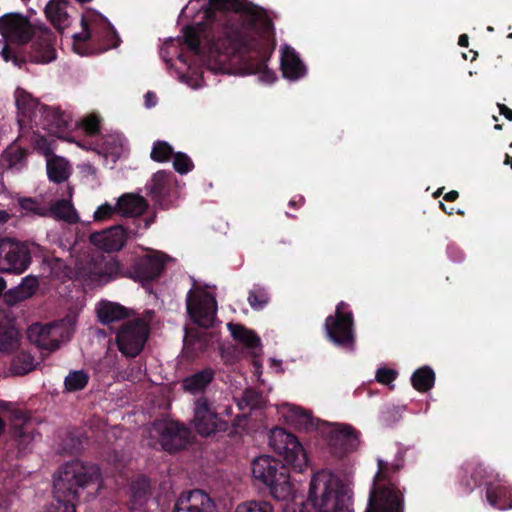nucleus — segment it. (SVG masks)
Masks as SVG:
<instances>
[{"mask_svg": "<svg viewBox=\"0 0 512 512\" xmlns=\"http://www.w3.org/2000/svg\"><path fill=\"white\" fill-rule=\"evenodd\" d=\"M486 498L488 503L494 508L500 510L512 508V488L510 487L488 483Z\"/></svg>", "mask_w": 512, "mask_h": 512, "instance_id": "obj_31", "label": "nucleus"}, {"mask_svg": "<svg viewBox=\"0 0 512 512\" xmlns=\"http://www.w3.org/2000/svg\"><path fill=\"white\" fill-rule=\"evenodd\" d=\"M214 376V370L209 367L197 371L182 380L183 390L193 395L202 393L213 381Z\"/></svg>", "mask_w": 512, "mask_h": 512, "instance_id": "obj_29", "label": "nucleus"}, {"mask_svg": "<svg viewBox=\"0 0 512 512\" xmlns=\"http://www.w3.org/2000/svg\"><path fill=\"white\" fill-rule=\"evenodd\" d=\"M126 231L122 226H113L102 232L93 233L91 242L107 252H115L122 249L126 243Z\"/></svg>", "mask_w": 512, "mask_h": 512, "instance_id": "obj_23", "label": "nucleus"}, {"mask_svg": "<svg viewBox=\"0 0 512 512\" xmlns=\"http://www.w3.org/2000/svg\"><path fill=\"white\" fill-rule=\"evenodd\" d=\"M37 287L38 280L36 277H25L15 290H10L8 292L6 297H12V300L7 299V301L18 302L27 299L34 294Z\"/></svg>", "mask_w": 512, "mask_h": 512, "instance_id": "obj_37", "label": "nucleus"}, {"mask_svg": "<svg viewBox=\"0 0 512 512\" xmlns=\"http://www.w3.org/2000/svg\"><path fill=\"white\" fill-rule=\"evenodd\" d=\"M46 171L51 182L61 184L69 179L72 167L67 159L55 155L47 159Z\"/></svg>", "mask_w": 512, "mask_h": 512, "instance_id": "obj_30", "label": "nucleus"}, {"mask_svg": "<svg viewBox=\"0 0 512 512\" xmlns=\"http://www.w3.org/2000/svg\"><path fill=\"white\" fill-rule=\"evenodd\" d=\"M82 32L73 35V48L76 53L85 55L83 46L90 39L102 42V51L119 46L121 40L113 25L103 15L93 12L88 19L81 18Z\"/></svg>", "mask_w": 512, "mask_h": 512, "instance_id": "obj_8", "label": "nucleus"}, {"mask_svg": "<svg viewBox=\"0 0 512 512\" xmlns=\"http://www.w3.org/2000/svg\"><path fill=\"white\" fill-rule=\"evenodd\" d=\"M511 161H512V157L509 154H505L504 164L510 166Z\"/></svg>", "mask_w": 512, "mask_h": 512, "instance_id": "obj_64", "label": "nucleus"}, {"mask_svg": "<svg viewBox=\"0 0 512 512\" xmlns=\"http://www.w3.org/2000/svg\"><path fill=\"white\" fill-rule=\"evenodd\" d=\"M227 327L235 341L249 350L253 357L259 356L262 350L261 340L253 330L238 323H228Z\"/></svg>", "mask_w": 512, "mask_h": 512, "instance_id": "obj_25", "label": "nucleus"}, {"mask_svg": "<svg viewBox=\"0 0 512 512\" xmlns=\"http://www.w3.org/2000/svg\"><path fill=\"white\" fill-rule=\"evenodd\" d=\"M27 152L20 147H8L2 155V160L6 163L8 168H13L18 165L22 166L26 160Z\"/></svg>", "mask_w": 512, "mask_h": 512, "instance_id": "obj_43", "label": "nucleus"}, {"mask_svg": "<svg viewBox=\"0 0 512 512\" xmlns=\"http://www.w3.org/2000/svg\"><path fill=\"white\" fill-rule=\"evenodd\" d=\"M281 71L283 77L292 81L304 77L307 69L298 53L289 45H284L281 49Z\"/></svg>", "mask_w": 512, "mask_h": 512, "instance_id": "obj_24", "label": "nucleus"}, {"mask_svg": "<svg viewBox=\"0 0 512 512\" xmlns=\"http://www.w3.org/2000/svg\"><path fill=\"white\" fill-rule=\"evenodd\" d=\"M173 168L179 174H187L193 170L194 164L187 154L177 152L173 155Z\"/></svg>", "mask_w": 512, "mask_h": 512, "instance_id": "obj_47", "label": "nucleus"}, {"mask_svg": "<svg viewBox=\"0 0 512 512\" xmlns=\"http://www.w3.org/2000/svg\"><path fill=\"white\" fill-rule=\"evenodd\" d=\"M146 187L155 206L164 210L169 209L171 203L169 197L172 189L171 172L164 170L156 172Z\"/></svg>", "mask_w": 512, "mask_h": 512, "instance_id": "obj_20", "label": "nucleus"}, {"mask_svg": "<svg viewBox=\"0 0 512 512\" xmlns=\"http://www.w3.org/2000/svg\"><path fill=\"white\" fill-rule=\"evenodd\" d=\"M194 427L201 437H210L218 432H226L229 423L223 420L206 397L200 396L194 402Z\"/></svg>", "mask_w": 512, "mask_h": 512, "instance_id": "obj_14", "label": "nucleus"}, {"mask_svg": "<svg viewBox=\"0 0 512 512\" xmlns=\"http://www.w3.org/2000/svg\"><path fill=\"white\" fill-rule=\"evenodd\" d=\"M58 327L54 323H34L27 330L28 340L37 347L55 351L59 348V340L57 338Z\"/></svg>", "mask_w": 512, "mask_h": 512, "instance_id": "obj_21", "label": "nucleus"}, {"mask_svg": "<svg viewBox=\"0 0 512 512\" xmlns=\"http://www.w3.org/2000/svg\"><path fill=\"white\" fill-rule=\"evenodd\" d=\"M269 294L260 285H255L248 295V302L254 310H261L269 303Z\"/></svg>", "mask_w": 512, "mask_h": 512, "instance_id": "obj_44", "label": "nucleus"}, {"mask_svg": "<svg viewBox=\"0 0 512 512\" xmlns=\"http://www.w3.org/2000/svg\"><path fill=\"white\" fill-rule=\"evenodd\" d=\"M324 330L328 340L336 346L348 348L354 345V317L346 302L340 301L335 313L325 319Z\"/></svg>", "mask_w": 512, "mask_h": 512, "instance_id": "obj_10", "label": "nucleus"}, {"mask_svg": "<svg viewBox=\"0 0 512 512\" xmlns=\"http://www.w3.org/2000/svg\"><path fill=\"white\" fill-rule=\"evenodd\" d=\"M67 441H69L68 444H65L63 449L64 451H66L68 454H76L78 453L81 448H82V443L79 439L75 438V437H69L67 439Z\"/></svg>", "mask_w": 512, "mask_h": 512, "instance_id": "obj_54", "label": "nucleus"}, {"mask_svg": "<svg viewBox=\"0 0 512 512\" xmlns=\"http://www.w3.org/2000/svg\"><path fill=\"white\" fill-rule=\"evenodd\" d=\"M304 504L307 508L311 506L312 512H352L350 496L340 486L338 479L326 470L312 476Z\"/></svg>", "mask_w": 512, "mask_h": 512, "instance_id": "obj_6", "label": "nucleus"}, {"mask_svg": "<svg viewBox=\"0 0 512 512\" xmlns=\"http://www.w3.org/2000/svg\"><path fill=\"white\" fill-rule=\"evenodd\" d=\"M8 213L6 211L0 210V223H5L8 220Z\"/></svg>", "mask_w": 512, "mask_h": 512, "instance_id": "obj_62", "label": "nucleus"}, {"mask_svg": "<svg viewBox=\"0 0 512 512\" xmlns=\"http://www.w3.org/2000/svg\"><path fill=\"white\" fill-rule=\"evenodd\" d=\"M397 371L391 368H379L376 372V380L377 382L389 385L391 382H393L397 378Z\"/></svg>", "mask_w": 512, "mask_h": 512, "instance_id": "obj_50", "label": "nucleus"}, {"mask_svg": "<svg viewBox=\"0 0 512 512\" xmlns=\"http://www.w3.org/2000/svg\"><path fill=\"white\" fill-rule=\"evenodd\" d=\"M151 495L150 481L145 476L137 477L130 485V497L127 507L130 511H140Z\"/></svg>", "mask_w": 512, "mask_h": 512, "instance_id": "obj_27", "label": "nucleus"}, {"mask_svg": "<svg viewBox=\"0 0 512 512\" xmlns=\"http://www.w3.org/2000/svg\"><path fill=\"white\" fill-rule=\"evenodd\" d=\"M411 383L415 390L427 392L434 386L435 373L430 367L423 366L414 371L411 377Z\"/></svg>", "mask_w": 512, "mask_h": 512, "instance_id": "obj_35", "label": "nucleus"}, {"mask_svg": "<svg viewBox=\"0 0 512 512\" xmlns=\"http://www.w3.org/2000/svg\"><path fill=\"white\" fill-rule=\"evenodd\" d=\"M186 308L192 321L200 327L214 325L217 313V301L208 291L189 290L186 296Z\"/></svg>", "mask_w": 512, "mask_h": 512, "instance_id": "obj_15", "label": "nucleus"}, {"mask_svg": "<svg viewBox=\"0 0 512 512\" xmlns=\"http://www.w3.org/2000/svg\"><path fill=\"white\" fill-rule=\"evenodd\" d=\"M235 512H274L273 507L266 501H249L237 506Z\"/></svg>", "mask_w": 512, "mask_h": 512, "instance_id": "obj_48", "label": "nucleus"}, {"mask_svg": "<svg viewBox=\"0 0 512 512\" xmlns=\"http://www.w3.org/2000/svg\"><path fill=\"white\" fill-rule=\"evenodd\" d=\"M459 197V193L458 191L456 190H451L449 192H447L444 196H443V199L447 202H453L455 200H457Z\"/></svg>", "mask_w": 512, "mask_h": 512, "instance_id": "obj_57", "label": "nucleus"}, {"mask_svg": "<svg viewBox=\"0 0 512 512\" xmlns=\"http://www.w3.org/2000/svg\"><path fill=\"white\" fill-rule=\"evenodd\" d=\"M89 382V375L83 370L70 371L65 377L64 386L68 392L83 390Z\"/></svg>", "mask_w": 512, "mask_h": 512, "instance_id": "obj_40", "label": "nucleus"}, {"mask_svg": "<svg viewBox=\"0 0 512 512\" xmlns=\"http://www.w3.org/2000/svg\"><path fill=\"white\" fill-rule=\"evenodd\" d=\"M497 107L501 115H503L507 120L512 121V110L509 107L501 103H498Z\"/></svg>", "mask_w": 512, "mask_h": 512, "instance_id": "obj_55", "label": "nucleus"}, {"mask_svg": "<svg viewBox=\"0 0 512 512\" xmlns=\"http://www.w3.org/2000/svg\"><path fill=\"white\" fill-rule=\"evenodd\" d=\"M304 197L303 196H298L297 198L294 197L293 199H291L289 201V206L290 207H293V208H297V207H300L304 204Z\"/></svg>", "mask_w": 512, "mask_h": 512, "instance_id": "obj_58", "label": "nucleus"}, {"mask_svg": "<svg viewBox=\"0 0 512 512\" xmlns=\"http://www.w3.org/2000/svg\"><path fill=\"white\" fill-rule=\"evenodd\" d=\"M174 155L173 147L166 141L157 140L153 143L150 158L155 162H167Z\"/></svg>", "mask_w": 512, "mask_h": 512, "instance_id": "obj_42", "label": "nucleus"}, {"mask_svg": "<svg viewBox=\"0 0 512 512\" xmlns=\"http://www.w3.org/2000/svg\"><path fill=\"white\" fill-rule=\"evenodd\" d=\"M27 415L22 411H15L13 414V422L10 428L11 435L19 440L21 444H27L33 439L32 431L28 430Z\"/></svg>", "mask_w": 512, "mask_h": 512, "instance_id": "obj_34", "label": "nucleus"}, {"mask_svg": "<svg viewBox=\"0 0 512 512\" xmlns=\"http://www.w3.org/2000/svg\"><path fill=\"white\" fill-rule=\"evenodd\" d=\"M72 121L71 115L60 108L44 105L34 128L42 129L52 135L64 132Z\"/></svg>", "mask_w": 512, "mask_h": 512, "instance_id": "obj_18", "label": "nucleus"}, {"mask_svg": "<svg viewBox=\"0 0 512 512\" xmlns=\"http://www.w3.org/2000/svg\"><path fill=\"white\" fill-rule=\"evenodd\" d=\"M150 335L149 324L141 318L127 320L116 332V344L121 354L127 358L138 356Z\"/></svg>", "mask_w": 512, "mask_h": 512, "instance_id": "obj_11", "label": "nucleus"}, {"mask_svg": "<svg viewBox=\"0 0 512 512\" xmlns=\"http://www.w3.org/2000/svg\"><path fill=\"white\" fill-rule=\"evenodd\" d=\"M204 17L212 26L209 48L218 54L238 56L249 74H262L268 82L274 73L267 62L274 47L269 44L273 22L266 10L247 0H209Z\"/></svg>", "mask_w": 512, "mask_h": 512, "instance_id": "obj_1", "label": "nucleus"}, {"mask_svg": "<svg viewBox=\"0 0 512 512\" xmlns=\"http://www.w3.org/2000/svg\"><path fill=\"white\" fill-rule=\"evenodd\" d=\"M147 200L137 194L126 193L120 196L116 203L117 213L123 216H140L148 208Z\"/></svg>", "mask_w": 512, "mask_h": 512, "instance_id": "obj_28", "label": "nucleus"}, {"mask_svg": "<svg viewBox=\"0 0 512 512\" xmlns=\"http://www.w3.org/2000/svg\"><path fill=\"white\" fill-rule=\"evenodd\" d=\"M293 512H312L311 509L307 508L306 504H301L297 509H294Z\"/></svg>", "mask_w": 512, "mask_h": 512, "instance_id": "obj_61", "label": "nucleus"}, {"mask_svg": "<svg viewBox=\"0 0 512 512\" xmlns=\"http://www.w3.org/2000/svg\"><path fill=\"white\" fill-rule=\"evenodd\" d=\"M330 452L343 457L355 451L359 445V431L349 424L326 423L321 429Z\"/></svg>", "mask_w": 512, "mask_h": 512, "instance_id": "obj_12", "label": "nucleus"}, {"mask_svg": "<svg viewBox=\"0 0 512 512\" xmlns=\"http://www.w3.org/2000/svg\"><path fill=\"white\" fill-rule=\"evenodd\" d=\"M97 477L98 473L93 467L87 468L78 460L65 463L54 476V499L42 512H76L79 489L85 488Z\"/></svg>", "mask_w": 512, "mask_h": 512, "instance_id": "obj_4", "label": "nucleus"}, {"mask_svg": "<svg viewBox=\"0 0 512 512\" xmlns=\"http://www.w3.org/2000/svg\"><path fill=\"white\" fill-rule=\"evenodd\" d=\"M378 471L370 490L365 512H403V495L398 490L395 478L404 467V452L398 450L392 462L377 459Z\"/></svg>", "mask_w": 512, "mask_h": 512, "instance_id": "obj_5", "label": "nucleus"}, {"mask_svg": "<svg viewBox=\"0 0 512 512\" xmlns=\"http://www.w3.org/2000/svg\"><path fill=\"white\" fill-rule=\"evenodd\" d=\"M269 445L275 453L283 457L285 465L302 472L308 465V457L298 438L284 428L276 427L269 435Z\"/></svg>", "mask_w": 512, "mask_h": 512, "instance_id": "obj_9", "label": "nucleus"}, {"mask_svg": "<svg viewBox=\"0 0 512 512\" xmlns=\"http://www.w3.org/2000/svg\"><path fill=\"white\" fill-rule=\"evenodd\" d=\"M144 98H145V104L148 108L156 105V95L153 92L148 91L145 94Z\"/></svg>", "mask_w": 512, "mask_h": 512, "instance_id": "obj_56", "label": "nucleus"}, {"mask_svg": "<svg viewBox=\"0 0 512 512\" xmlns=\"http://www.w3.org/2000/svg\"><path fill=\"white\" fill-rule=\"evenodd\" d=\"M0 33L9 42L17 44L20 49L34 38L30 51L25 54L29 62L46 64L56 58L55 36L44 24H32L21 14L8 13L0 17Z\"/></svg>", "mask_w": 512, "mask_h": 512, "instance_id": "obj_3", "label": "nucleus"}, {"mask_svg": "<svg viewBox=\"0 0 512 512\" xmlns=\"http://www.w3.org/2000/svg\"><path fill=\"white\" fill-rule=\"evenodd\" d=\"M34 368V357L25 351L19 352L12 361V370L17 375H25Z\"/></svg>", "mask_w": 512, "mask_h": 512, "instance_id": "obj_41", "label": "nucleus"}, {"mask_svg": "<svg viewBox=\"0 0 512 512\" xmlns=\"http://www.w3.org/2000/svg\"><path fill=\"white\" fill-rule=\"evenodd\" d=\"M69 4L68 0H49L44 9L46 18L60 33L71 24L70 15L67 12Z\"/></svg>", "mask_w": 512, "mask_h": 512, "instance_id": "obj_26", "label": "nucleus"}, {"mask_svg": "<svg viewBox=\"0 0 512 512\" xmlns=\"http://www.w3.org/2000/svg\"><path fill=\"white\" fill-rule=\"evenodd\" d=\"M9 40L4 37L0 39V54L6 62L11 61L15 66L21 67L28 60L26 55H23L20 48H13L8 44Z\"/></svg>", "mask_w": 512, "mask_h": 512, "instance_id": "obj_38", "label": "nucleus"}, {"mask_svg": "<svg viewBox=\"0 0 512 512\" xmlns=\"http://www.w3.org/2000/svg\"><path fill=\"white\" fill-rule=\"evenodd\" d=\"M19 206L27 216L48 217V207L44 206L41 201L35 198H20Z\"/></svg>", "mask_w": 512, "mask_h": 512, "instance_id": "obj_39", "label": "nucleus"}, {"mask_svg": "<svg viewBox=\"0 0 512 512\" xmlns=\"http://www.w3.org/2000/svg\"><path fill=\"white\" fill-rule=\"evenodd\" d=\"M183 42L194 54H201V37L204 34V24L185 26L183 29Z\"/></svg>", "mask_w": 512, "mask_h": 512, "instance_id": "obj_36", "label": "nucleus"}, {"mask_svg": "<svg viewBox=\"0 0 512 512\" xmlns=\"http://www.w3.org/2000/svg\"><path fill=\"white\" fill-rule=\"evenodd\" d=\"M15 103L18 109V123L20 127L28 126L34 129V125L41 113L43 104L33 98L23 89L18 88L15 92Z\"/></svg>", "mask_w": 512, "mask_h": 512, "instance_id": "obj_19", "label": "nucleus"}, {"mask_svg": "<svg viewBox=\"0 0 512 512\" xmlns=\"http://www.w3.org/2000/svg\"><path fill=\"white\" fill-rule=\"evenodd\" d=\"M83 129L89 135H96L100 130V120L95 115L86 117L82 122Z\"/></svg>", "mask_w": 512, "mask_h": 512, "instance_id": "obj_51", "label": "nucleus"}, {"mask_svg": "<svg viewBox=\"0 0 512 512\" xmlns=\"http://www.w3.org/2000/svg\"><path fill=\"white\" fill-rule=\"evenodd\" d=\"M114 213H117L116 206L113 207L109 203L102 204L94 213V219L101 221L110 218Z\"/></svg>", "mask_w": 512, "mask_h": 512, "instance_id": "obj_52", "label": "nucleus"}, {"mask_svg": "<svg viewBox=\"0 0 512 512\" xmlns=\"http://www.w3.org/2000/svg\"><path fill=\"white\" fill-rule=\"evenodd\" d=\"M292 416L295 417L300 425L308 426L311 423L310 414L300 407H293L291 409Z\"/></svg>", "mask_w": 512, "mask_h": 512, "instance_id": "obj_53", "label": "nucleus"}, {"mask_svg": "<svg viewBox=\"0 0 512 512\" xmlns=\"http://www.w3.org/2000/svg\"><path fill=\"white\" fill-rule=\"evenodd\" d=\"M97 316L102 324L107 325L127 318L128 313L127 309L118 303L102 301L97 309Z\"/></svg>", "mask_w": 512, "mask_h": 512, "instance_id": "obj_32", "label": "nucleus"}, {"mask_svg": "<svg viewBox=\"0 0 512 512\" xmlns=\"http://www.w3.org/2000/svg\"><path fill=\"white\" fill-rule=\"evenodd\" d=\"M17 331L0 326V351L10 352L18 346Z\"/></svg>", "mask_w": 512, "mask_h": 512, "instance_id": "obj_45", "label": "nucleus"}, {"mask_svg": "<svg viewBox=\"0 0 512 512\" xmlns=\"http://www.w3.org/2000/svg\"><path fill=\"white\" fill-rule=\"evenodd\" d=\"M488 472L482 463L477 461L465 462L459 471V486L465 494L471 493L476 487L488 484L485 480Z\"/></svg>", "mask_w": 512, "mask_h": 512, "instance_id": "obj_22", "label": "nucleus"}, {"mask_svg": "<svg viewBox=\"0 0 512 512\" xmlns=\"http://www.w3.org/2000/svg\"><path fill=\"white\" fill-rule=\"evenodd\" d=\"M173 512H218L214 500L203 490L185 491L177 498Z\"/></svg>", "mask_w": 512, "mask_h": 512, "instance_id": "obj_17", "label": "nucleus"}, {"mask_svg": "<svg viewBox=\"0 0 512 512\" xmlns=\"http://www.w3.org/2000/svg\"><path fill=\"white\" fill-rule=\"evenodd\" d=\"M440 208L442 209L443 212H445L448 215H453L454 213L463 214V212H461L460 210L455 211L454 207H447L442 202H440Z\"/></svg>", "mask_w": 512, "mask_h": 512, "instance_id": "obj_59", "label": "nucleus"}, {"mask_svg": "<svg viewBox=\"0 0 512 512\" xmlns=\"http://www.w3.org/2000/svg\"><path fill=\"white\" fill-rule=\"evenodd\" d=\"M31 263V253L25 242L0 238V272L23 273Z\"/></svg>", "mask_w": 512, "mask_h": 512, "instance_id": "obj_13", "label": "nucleus"}, {"mask_svg": "<svg viewBox=\"0 0 512 512\" xmlns=\"http://www.w3.org/2000/svg\"><path fill=\"white\" fill-rule=\"evenodd\" d=\"M169 260L168 255L158 250H149L146 254L134 257L128 266L115 259H90L76 264V275L89 286H101L122 277L145 286L161 276Z\"/></svg>", "mask_w": 512, "mask_h": 512, "instance_id": "obj_2", "label": "nucleus"}, {"mask_svg": "<svg viewBox=\"0 0 512 512\" xmlns=\"http://www.w3.org/2000/svg\"><path fill=\"white\" fill-rule=\"evenodd\" d=\"M400 409L393 405L383 407L379 415V421L382 425L390 427L401 419Z\"/></svg>", "mask_w": 512, "mask_h": 512, "instance_id": "obj_46", "label": "nucleus"}, {"mask_svg": "<svg viewBox=\"0 0 512 512\" xmlns=\"http://www.w3.org/2000/svg\"><path fill=\"white\" fill-rule=\"evenodd\" d=\"M160 444L164 451L174 454L186 449L192 443L191 430L178 421H164L156 425Z\"/></svg>", "mask_w": 512, "mask_h": 512, "instance_id": "obj_16", "label": "nucleus"}, {"mask_svg": "<svg viewBox=\"0 0 512 512\" xmlns=\"http://www.w3.org/2000/svg\"><path fill=\"white\" fill-rule=\"evenodd\" d=\"M254 479L264 484L270 495L278 501H288L292 497L293 487L287 466L280 460L262 455L252 462Z\"/></svg>", "mask_w": 512, "mask_h": 512, "instance_id": "obj_7", "label": "nucleus"}, {"mask_svg": "<svg viewBox=\"0 0 512 512\" xmlns=\"http://www.w3.org/2000/svg\"><path fill=\"white\" fill-rule=\"evenodd\" d=\"M48 217L64 220L69 224L78 222L79 217L72 203L66 199L57 200L48 207Z\"/></svg>", "mask_w": 512, "mask_h": 512, "instance_id": "obj_33", "label": "nucleus"}, {"mask_svg": "<svg viewBox=\"0 0 512 512\" xmlns=\"http://www.w3.org/2000/svg\"><path fill=\"white\" fill-rule=\"evenodd\" d=\"M5 288H6V282L2 277H0V295L3 293Z\"/></svg>", "mask_w": 512, "mask_h": 512, "instance_id": "obj_63", "label": "nucleus"}, {"mask_svg": "<svg viewBox=\"0 0 512 512\" xmlns=\"http://www.w3.org/2000/svg\"><path fill=\"white\" fill-rule=\"evenodd\" d=\"M469 44V37L467 34H461L458 38V45L461 47H467Z\"/></svg>", "mask_w": 512, "mask_h": 512, "instance_id": "obj_60", "label": "nucleus"}, {"mask_svg": "<svg viewBox=\"0 0 512 512\" xmlns=\"http://www.w3.org/2000/svg\"><path fill=\"white\" fill-rule=\"evenodd\" d=\"M54 140H49L48 138L38 135L35 139V149L46 157V160L52 156H55L54 154V147L53 143Z\"/></svg>", "mask_w": 512, "mask_h": 512, "instance_id": "obj_49", "label": "nucleus"}]
</instances>
